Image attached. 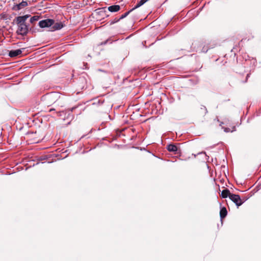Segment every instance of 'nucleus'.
Segmentation results:
<instances>
[{
  "mask_svg": "<svg viewBox=\"0 0 261 261\" xmlns=\"http://www.w3.org/2000/svg\"><path fill=\"white\" fill-rule=\"evenodd\" d=\"M167 149L170 152H173L174 154H178L180 152L177 146L173 144L167 145Z\"/></svg>",
  "mask_w": 261,
  "mask_h": 261,
  "instance_id": "obj_5",
  "label": "nucleus"
},
{
  "mask_svg": "<svg viewBox=\"0 0 261 261\" xmlns=\"http://www.w3.org/2000/svg\"><path fill=\"white\" fill-rule=\"evenodd\" d=\"M106 11L104 9V8H101L99 9V12H98L99 13L100 15L103 16V14H105Z\"/></svg>",
  "mask_w": 261,
  "mask_h": 261,
  "instance_id": "obj_16",
  "label": "nucleus"
},
{
  "mask_svg": "<svg viewBox=\"0 0 261 261\" xmlns=\"http://www.w3.org/2000/svg\"><path fill=\"white\" fill-rule=\"evenodd\" d=\"M227 214V211L226 207H223L221 208L220 212V216L221 219H224Z\"/></svg>",
  "mask_w": 261,
  "mask_h": 261,
  "instance_id": "obj_12",
  "label": "nucleus"
},
{
  "mask_svg": "<svg viewBox=\"0 0 261 261\" xmlns=\"http://www.w3.org/2000/svg\"><path fill=\"white\" fill-rule=\"evenodd\" d=\"M52 27L51 28V31L58 30L62 29L63 27V25L61 22H56L52 25Z\"/></svg>",
  "mask_w": 261,
  "mask_h": 261,
  "instance_id": "obj_9",
  "label": "nucleus"
},
{
  "mask_svg": "<svg viewBox=\"0 0 261 261\" xmlns=\"http://www.w3.org/2000/svg\"><path fill=\"white\" fill-rule=\"evenodd\" d=\"M14 20L17 25H27L25 23V20H24L21 16L17 17Z\"/></svg>",
  "mask_w": 261,
  "mask_h": 261,
  "instance_id": "obj_8",
  "label": "nucleus"
},
{
  "mask_svg": "<svg viewBox=\"0 0 261 261\" xmlns=\"http://www.w3.org/2000/svg\"><path fill=\"white\" fill-rule=\"evenodd\" d=\"M74 109V108H72L70 109V111H72Z\"/></svg>",
  "mask_w": 261,
  "mask_h": 261,
  "instance_id": "obj_22",
  "label": "nucleus"
},
{
  "mask_svg": "<svg viewBox=\"0 0 261 261\" xmlns=\"http://www.w3.org/2000/svg\"><path fill=\"white\" fill-rule=\"evenodd\" d=\"M30 15H24V16H22L21 17L24 19L25 20V21L27 20V19L29 17Z\"/></svg>",
  "mask_w": 261,
  "mask_h": 261,
  "instance_id": "obj_18",
  "label": "nucleus"
},
{
  "mask_svg": "<svg viewBox=\"0 0 261 261\" xmlns=\"http://www.w3.org/2000/svg\"><path fill=\"white\" fill-rule=\"evenodd\" d=\"M225 132H229L230 131V129L228 128H225L224 129Z\"/></svg>",
  "mask_w": 261,
  "mask_h": 261,
  "instance_id": "obj_20",
  "label": "nucleus"
},
{
  "mask_svg": "<svg viewBox=\"0 0 261 261\" xmlns=\"http://www.w3.org/2000/svg\"><path fill=\"white\" fill-rule=\"evenodd\" d=\"M148 1L149 0H141L139 2L137 3V4L135 6V7L132 9V10H134L140 7Z\"/></svg>",
  "mask_w": 261,
  "mask_h": 261,
  "instance_id": "obj_13",
  "label": "nucleus"
},
{
  "mask_svg": "<svg viewBox=\"0 0 261 261\" xmlns=\"http://www.w3.org/2000/svg\"><path fill=\"white\" fill-rule=\"evenodd\" d=\"M230 199L233 201L236 205L239 207L241 205L243 202V200L241 199L239 195L232 194L230 196Z\"/></svg>",
  "mask_w": 261,
  "mask_h": 261,
  "instance_id": "obj_2",
  "label": "nucleus"
},
{
  "mask_svg": "<svg viewBox=\"0 0 261 261\" xmlns=\"http://www.w3.org/2000/svg\"><path fill=\"white\" fill-rule=\"evenodd\" d=\"M30 15H24V16H22L21 17L24 19L25 20V21L27 20V19L29 17Z\"/></svg>",
  "mask_w": 261,
  "mask_h": 261,
  "instance_id": "obj_17",
  "label": "nucleus"
},
{
  "mask_svg": "<svg viewBox=\"0 0 261 261\" xmlns=\"http://www.w3.org/2000/svg\"><path fill=\"white\" fill-rule=\"evenodd\" d=\"M108 10L112 12H116L120 9L119 5H113L108 7Z\"/></svg>",
  "mask_w": 261,
  "mask_h": 261,
  "instance_id": "obj_11",
  "label": "nucleus"
},
{
  "mask_svg": "<svg viewBox=\"0 0 261 261\" xmlns=\"http://www.w3.org/2000/svg\"><path fill=\"white\" fill-rule=\"evenodd\" d=\"M16 33L21 36H25L28 33L29 29L27 25H17Z\"/></svg>",
  "mask_w": 261,
  "mask_h": 261,
  "instance_id": "obj_4",
  "label": "nucleus"
},
{
  "mask_svg": "<svg viewBox=\"0 0 261 261\" xmlns=\"http://www.w3.org/2000/svg\"><path fill=\"white\" fill-rule=\"evenodd\" d=\"M232 194L230 192V191L228 189H226L222 191L221 196L223 198H225L227 197H229L230 198V196Z\"/></svg>",
  "mask_w": 261,
  "mask_h": 261,
  "instance_id": "obj_10",
  "label": "nucleus"
},
{
  "mask_svg": "<svg viewBox=\"0 0 261 261\" xmlns=\"http://www.w3.org/2000/svg\"><path fill=\"white\" fill-rule=\"evenodd\" d=\"M55 109H50L49 110V112H51V111H55Z\"/></svg>",
  "mask_w": 261,
  "mask_h": 261,
  "instance_id": "obj_21",
  "label": "nucleus"
},
{
  "mask_svg": "<svg viewBox=\"0 0 261 261\" xmlns=\"http://www.w3.org/2000/svg\"><path fill=\"white\" fill-rule=\"evenodd\" d=\"M40 16L38 15L34 16L33 17H31L30 19V22L31 23H34L35 22L38 21L39 20Z\"/></svg>",
  "mask_w": 261,
  "mask_h": 261,
  "instance_id": "obj_14",
  "label": "nucleus"
},
{
  "mask_svg": "<svg viewBox=\"0 0 261 261\" xmlns=\"http://www.w3.org/2000/svg\"><path fill=\"white\" fill-rule=\"evenodd\" d=\"M54 23V20L51 19H47L40 21L39 25L41 28L51 27Z\"/></svg>",
  "mask_w": 261,
  "mask_h": 261,
  "instance_id": "obj_3",
  "label": "nucleus"
},
{
  "mask_svg": "<svg viewBox=\"0 0 261 261\" xmlns=\"http://www.w3.org/2000/svg\"><path fill=\"white\" fill-rule=\"evenodd\" d=\"M133 10H132V9L130 10H129V11L128 12H126V13H125L124 14H122L121 17H120V19H123L124 18H125L126 16H127L128 14L132 12Z\"/></svg>",
  "mask_w": 261,
  "mask_h": 261,
  "instance_id": "obj_15",
  "label": "nucleus"
},
{
  "mask_svg": "<svg viewBox=\"0 0 261 261\" xmlns=\"http://www.w3.org/2000/svg\"><path fill=\"white\" fill-rule=\"evenodd\" d=\"M27 5H28V3L27 2L22 1L21 3H20L18 4H16V5H14L12 8V9L13 10L18 11V10H19L21 9L22 8L26 7Z\"/></svg>",
  "mask_w": 261,
  "mask_h": 261,
  "instance_id": "obj_6",
  "label": "nucleus"
},
{
  "mask_svg": "<svg viewBox=\"0 0 261 261\" xmlns=\"http://www.w3.org/2000/svg\"><path fill=\"white\" fill-rule=\"evenodd\" d=\"M22 53V50L20 49L16 50H11L9 53V56L10 57L13 58L18 56Z\"/></svg>",
  "mask_w": 261,
  "mask_h": 261,
  "instance_id": "obj_7",
  "label": "nucleus"
},
{
  "mask_svg": "<svg viewBox=\"0 0 261 261\" xmlns=\"http://www.w3.org/2000/svg\"><path fill=\"white\" fill-rule=\"evenodd\" d=\"M44 103L48 106H50L56 102L61 107L64 106V100L61 94L58 92H51L48 93L43 96Z\"/></svg>",
  "mask_w": 261,
  "mask_h": 261,
  "instance_id": "obj_1",
  "label": "nucleus"
},
{
  "mask_svg": "<svg viewBox=\"0 0 261 261\" xmlns=\"http://www.w3.org/2000/svg\"><path fill=\"white\" fill-rule=\"evenodd\" d=\"M64 113V111H62V112H57V116H61V113Z\"/></svg>",
  "mask_w": 261,
  "mask_h": 261,
  "instance_id": "obj_19",
  "label": "nucleus"
}]
</instances>
